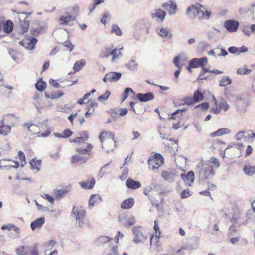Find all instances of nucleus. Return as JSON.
<instances>
[{
    "mask_svg": "<svg viewBox=\"0 0 255 255\" xmlns=\"http://www.w3.org/2000/svg\"><path fill=\"white\" fill-rule=\"evenodd\" d=\"M110 94H111L109 90H107L104 94L101 95V96H100L98 97V100L99 101H101V102L106 101L108 99V98L110 96Z\"/></svg>",
    "mask_w": 255,
    "mask_h": 255,
    "instance_id": "obj_57",
    "label": "nucleus"
},
{
    "mask_svg": "<svg viewBox=\"0 0 255 255\" xmlns=\"http://www.w3.org/2000/svg\"><path fill=\"white\" fill-rule=\"evenodd\" d=\"M70 191V188L68 186L62 187L59 189H55L53 191V195L57 199H61Z\"/></svg>",
    "mask_w": 255,
    "mask_h": 255,
    "instance_id": "obj_20",
    "label": "nucleus"
},
{
    "mask_svg": "<svg viewBox=\"0 0 255 255\" xmlns=\"http://www.w3.org/2000/svg\"><path fill=\"white\" fill-rule=\"evenodd\" d=\"M129 93H132L133 94H135V93L132 89H131V88H126L125 89V90L122 95V101H124L128 98V95Z\"/></svg>",
    "mask_w": 255,
    "mask_h": 255,
    "instance_id": "obj_55",
    "label": "nucleus"
},
{
    "mask_svg": "<svg viewBox=\"0 0 255 255\" xmlns=\"http://www.w3.org/2000/svg\"><path fill=\"white\" fill-rule=\"evenodd\" d=\"M79 184L84 189H91L94 187L95 184V180L93 178L90 180L81 182Z\"/></svg>",
    "mask_w": 255,
    "mask_h": 255,
    "instance_id": "obj_36",
    "label": "nucleus"
},
{
    "mask_svg": "<svg viewBox=\"0 0 255 255\" xmlns=\"http://www.w3.org/2000/svg\"><path fill=\"white\" fill-rule=\"evenodd\" d=\"M248 51V49L247 47L243 46L241 47L238 48L236 47H230L228 48V51L234 54L239 55L241 53H245Z\"/></svg>",
    "mask_w": 255,
    "mask_h": 255,
    "instance_id": "obj_27",
    "label": "nucleus"
},
{
    "mask_svg": "<svg viewBox=\"0 0 255 255\" xmlns=\"http://www.w3.org/2000/svg\"><path fill=\"white\" fill-rule=\"evenodd\" d=\"M45 222V219L43 217H40L34 221L32 222L30 224L31 228L32 230H34L36 229L40 228L44 224Z\"/></svg>",
    "mask_w": 255,
    "mask_h": 255,
    "instance_id": "obj_31",
    "label": "nucleus"
},
{
    "mask_svg": "<svg viewBox=\"0 0 255 255\" xmlns=\"http://www.w3.org/2000/svg\"><path fill=\"white\" fill-rule=\"evenodd\" d=\"M195 171L198 174L201 180H204L207 179L210 175L214 174V172L210 162L201 161L197 165Z\"/></svg>",
    "mask_w": 255,
    "mask_h": 255,
    "instance_id": "obj_4",
    "label": "nucleus"
},
{
    "mask_svg": "<svg viewBox=\"0 0 255 255\" xmlns=\"http://www.w3.org/2000/svg\"><path fill=\"white\" fill-rule=\"evenodd\" d=\"M13 24L11 21L8 20L3 25V30L6 33H10L13 30Z\"/></svg>",
    "mask_w": 255,
    "mask_h": 255,
    "instance_id": "obj_48",
    "label": "nucleus"
},
{
    "mask_svg": "<svg viewBox=\"0 0 255 255\" xmlns=\"http://www.w3.org/2000/svg\"><path fill=\"white\" fill-rule=\"evenodd\" d=\"M56 243L57 242L55 240H50L43 244V247L44 253L47 254L49 251H51Z\"/></svg>",
    "mask_w": 255,
    "mask_h": 255,
    "instance_id": "obj_37",
    "label": "nucleus"
},
{
    "mask_svg": "<svg viewBox=\"0 0 255 255\" xmlns=\"http://www.w3.org/2000/svg\"><path fill=\"white\" fill-rule=\"evenodd\" d=\"M156 32L159 36L163 38L171 39L173 36L171 30L168 27H159L157 28Z\"/></svg>",
    "mask_w": 255,
    "mask_h": 255,
    "instance_id": "obj_19",
    "label": "nucleus"
},
{
    "mask_svg": "<svg viewBox=\"0 0 255 255\" xmlns=\"http://www.w3.org/2000/svg\"><path fill=\"white\" fill-rule=\"evenodd\" d=\"M153 228L156 233L155 236L157 238H159L161 234V232L159 229L158 222L157 221H154V226Z\"/></svg>",
    "mask_w": 255,
    "mask_h": 255,
    "instance_id": "obj_59",
    "label": "nucleus"
},
{
    "mask_svg": "<svg viewBox=\"0 0 255 255\" xmlns=\"http://www.w3.org/2000/svg\"><path fill=\"white\" fill-rule=\"evenodd\" d=\"M102 201V197L98 194H94L90 196L89 200L88 207L92 208L98 203Z\"/></svg>",
    "mask_w": 255,
    "mask_h": 255,
    "instance_id": "obj_22",
    "label": "nucleus"
},
{
    "mask_svg": "<svg viewBox=\"0 0 255 255\" xmlns=\"http://www.w3.org/2000/svg\"><path fill=\"white\" fill-rule=\"evenodd\" d=\"M106 255H119L118 247L114 246L111 248L110 251Z\"/></svg>",
    "mask_w": 255,
    "mask_h": 255,
    "instance_id": "obj_64",
    "label": "nucleus"
},
{
    "mask_svg": "<svg viewBox=\"0 0 255 255\" xmlns=\"http://www.w3.org/2000/svg\"><path fill=\"white\" fill-rule=\"evenodd\" d=\"M199 3L192 4L187 8L185 14L190 20L195 19L198 16Z\"/></svg>",
    "mask_w": 255,
    "mask_h": 255,
    "instance_id": "obj_9",
    "label": "nucleus"
},
{
    "mask_svg": "<svg viewBox=\"0 0 255 255\" xmlns=\"http://www.w3.org/2000/svg\"><path fill=\"white\" fill-rule=\"evenodd\" d=\"M109 164H107L104 166H103L100 169L99 172V176L101 178H103L105 175L107 174L106 170L108 169V166Z\"/></svg>",
    "mask_w": 255,
    "mask_h": 255,
    "instance_id": "obj_61",
    "label": "nucleus"
},
{
    "mask_svg": "<svg viewBox=\"0 0 255 255\" xmlns=\"http://www.w3.org/2000/svg\"><path fill=\"white\" fill-rule=\"evenodd\" d=\"M147 162L149 169L156 171L163 164L164 158L160 154L156 153L149 158Z\"/></svg>",
    "mask_w": 255,
    "mask_h": 255,
    "instance_id": "obj_6",
    "label": "nucleus"
},
{
    "mask_svg": "<svg viewBox=\"0 0 255 255\" xmlns=\"http://www.w3.org/2000/svg\"><path fill=\"white\" fill-rule=\"evenodd\" d=\"M193 97L195 102H200L204 98L203 94L198 90L194 92Z\"/></svg>",
    "mask_w": 255,
    "mask_h": 255,
    "instance_id": "obj_50",
    "label": "nucleus"
},
{
    "mask_svg": "<svg viewBox=\"0 0 255 255\" xmlns=\"http://www.w3.org/2000/svg\"><path fill=\"white\" fill-rule=\"evenodd\" d=\"M133 242L136 244H144L148 239L147 233L143 230L141 226H133L132 228Z\"/></svg>",
    "mask_w": 255,
    "mask_h": 255,
    "instance_id": "obj_5",
    "label": "nucleus"
},
{
    "mask_svg": "<svg viewBox=\"0 0 255 255\" xmlns=\"http://www.w3.org/2000/svg\"><path fill=\"white\" fill-rule=\"evenodd\" d=\"M86 213L85 210L81 206H74L72 208L71 216L80 227L89 225V220L86 217Z\"/></svg>",
    "mask_w": 255,
    "mask_h": 255,
    "instance_id": "obj_2",
    "label": "nucleus"
},
{
    "mask_svg": "<svg viewBox=\"0 0 255 255\" xmlns=\"http://www.w3.org/2000/svg\"><path fill=\"white\" fill-rule=\"evenodd\" d=\"M122 76L120 72H111L107 73L103 79L104 82H115L118 81Z\"/></svg>",
    "mask_w": 255,
    "mask_h": 255,
    "instance_id": "obj_14",
    "label": "nucleus"
},
{
    "mask_svg": "<svg viewBox=\"0 0 255 255\" xmlns=\"http://www.w3.org/2000/svg\"><path fill=\"white\" fill-rule=\"evenodd\" d=\"M159 187V186H158V185H154V189H152V187H147L144 189L143 193L145 195H146V196H148L149 198V196H152L150 195V193L151 191H152V190H153L155 192H158V194H159V195H162L163 194H164L165 191L162 189L159 190V189L158 188Z\"/></svg>",
    "mask_w": 255,
    "mask_h": 255,
    "instance_id": "obj_33",
    "label": "nucleus"
},
{
    "mask_svg": "<svg viewBox=\"0 0 255 255\" xmlns=\"http://www.w3.org/2000/svg\"><path fill=\"white\" fill-rule=\"evenodd\" d=\"M219 136L226 135V134H229L231 133V130L228 128H221L219 130H218Z\"/></svg>",
    "mask_w": 255,
    "mask_h": 255,
    "instance_id": "obj_60",
    "label": "nucleus"
},
{
    "mask_svg": "<svg viewBox=\"0 0 255 255\" xmlns=\"http://www.w3.org/2000/svg\"><path fill=\"white\" fill-rule=\"evenodd\" d=\"M87 161V159L79 155H74L72 156L71 163L75 164H82Z\"/></svg>",
    "mask_w": 255,
    "mask_h": 255,
    "instance_id": "obj_30",
    "label": "nucleus"
},
{
    "mask_svg": "<svg viewBox=\"0 0 255 255\" xmlns=\"http://www.w3.org/2000/svg\"><path fill=\"white\" fill-rule=\"evenodd\" d=\"M11 131V126L5 124L3 121L0 122V136L5 137Z\"/></svg>",
    "mask_w": 255,
    "mask_h": 255,
    "instance_id": "obj_23",
    "label": "nucleus"
},
{
    "mask_svg": "<svg viewBox=\"0 0 255 255\" xmlns=\"http://www.w3.org/2000/svg\"><path fill=\"white\" fill-rule=\"evenodd\" d=\"M63 95L64 93L62 91H59L58 92H52L51 93H48L46 92H45V97L51 99H56L59 98L63 96Z\"/></svg>",
    "mask_w": 255,
    "mask_h": 255,
    "instance_id": "obj_39",
    "label": "nucleus"
},
{
    "mask_svg": "<svg viewBox=\"0 0 255 255\" xmlns=\"http://www.w3.org/2000/svg\"><path fill=\"white\" fill-rule=\"evenodd\" d=\"M136 98L141 102H146L150 100H152L154 98V95L151 92L145 94L138 93L136 95Z\"/></svg>",
    "mask_w": 255,
    "mask_h": 255,
    "instance_id": "obj_24",
    "label": "nucleus"
},
{
    "mask_svg": "<svg viewBox=\"0 0 255 255\" xmlns=\"http://www.w3.org/2000/svg\"><path fill=\"white\" fill-rule=\"evenodd\" d=\"M81 136L77 137L75 139L73 140H70V142L71 143H80V142H84L85 141H87L88 139V136L87 132L86 131L83 132L81 134Z\"/></svg>",
    "mask_w": 255,
    "mask_h": 255,
    "instance_id": "obj_38",
    "label": "nucleus"
},
{
    "mask_svg": "<svg viewBox=\"0 0 255 255\" xmlns=\"http://www.w3.org/2000/svg\"><path fill=\"white\" fill-rule=\"evenodd\" d=\"M223 211L232 224L229 229V235L231 236L233 232L237 231V228L244 223L242 210L236 203L232 202L225 205L223 208Z\"/></svg>",
    "mask_w": 255,
    "mask_h": 255,
    "instance_id": "obj_1",
    "label": "nucleus"
},
{
    "mask_svg": "<svg viewBox=\"0 0 255 255\" xmlns=\"http://www.w3.org/2000/svg\"><path fill=\"white\" fill-rule=\"evenodd\" d=\"M118 219L121 224L128 229L136 223V219L131 214L119 216Z\"/></svg>",
    "mask_w": 255,
    "mask_h": 255,
    "instance_id": "obj_8",
    "label": "nucleus"
},
{
    "mask_svg": "<svg viewBox=\"0 0 255 255\" xmlns=\"http://www.w3.org/2000/svg\"><path fill=\"white\" fill-rule=\"evenodd\" d=\"M134 203L133 198H130L123 201L121 204V207L125 209H130L134 205Z\"/></svg>",
    "mask_w": 255,
    "mask_h": 255,
    "instance_id": "obj_35",
    "label": "nucleus"
},
{
    "mask_svg": "<svg viewBox=\"0 0 255 255\" xmlns=\"http://www.w3.org/2000/svg\"><path fill=\"white\" fill-rule=\"evenodd\" d=\"M183 101L184 102L185 104H186L188 105H193L195 102L194 101V99L193 97L188 96L185 97Z\"/></svg>",
    "mask_w": 255,
    "mask_h": 255,
    "instance_id": "obj_58",
    "label": "nucleus"
},
{
    "mask_svg": "<svg viewBox=\"0 0 255 255\" xmlns=\"http://www.w3.org/2000/svg\"><path fill=\"white\" fill-rule=\"evenodd\" d=\"M0 121H3L6 125H9L12 128L17 124V117L13 114H7L3 116Z\"/></svg>",
    "mask_w": 255,
    "mask_h": 255,
    "instance_id": "obj_16",
    "label": "nucleus"
},
{
    "mask_svg": "<svg viewBox=\"0 0 255 255\" xmlns=\"http://www.w3.org/2000/svg\"><path fill=\"white\" fill-rule=\"evenodd\" d=\"M31 13L28 12H21L19 13V19L20 21V26L22 29V31L23 32L26 31L29 26V22L28 19H27V15L31 14Z\"/></svg>",
    "mask_w": 255,
    "mask_h": 255,
    "instance_id": "obj_12",
    "label": "nucleus"
},
{
    "mask_svg": "<svg viewBox=\"0 0 255 255\" xmlns=\"http://www.w3.org/2000/svg\"><path fill=\"white\" fill-rule=\"evenodd\" d=\"M190 61V65L194 68L205 67L208 62V58L206 57L193 58Z\"/></svg>",
    "mask_w": 255,
    "mask_h": 255,
    "instance_id": "obj_15",
    "label": "nucleus"
},
{
    "mask_svg": "<svg viewBox=\"0 0 255 255\" xmlns=\"http://www.w3.org/2000/svg\"><path fill=\"white\" fill-rule=\"evenodd\" d=\"M93 148V146L91 144H87L86 148H78L76 149V151L79 154H86L88 153Z\"/></svg>",
    "mask_w": 255,
    "mask_h": 255,
    "instance_id": "obj_47",
    "label": "nucleus"
},
{
    "mask_svg": "<svg viewBox=\"0 0 255 255\" xmlns=\"http://www.w3.org/2000/svg\"><path fill=\"white\" fill-rule=\"evenodd\" d=\"M86 64V61L84 59L77 61L74 63L73 69L75 71H79L83 66H85Z\"/></svg>",
    "mask_w": 255,
    "mask_h": 255,
    "instance_id": "obj_45",
    "label": "nucleus"
},
{
    "mask_svg": "<svg viewBox=\"0 0 255 255\" xmlns=\"http://www.w3.org/2000/svg\"><path fill=\"white\" fill-rule=\"evenodd\" d=\"M251 70L247 68V66L245 65L243 68H238L237 70V73L239 75H247L251 73Z\"/></svg>",
    "mask_w": 255,
    "mask_h": 255,
    "instance_id": "obj_51",
    "label": "nucleus"
},
{
    "mask_svg": "<svg viewBox=\"0 0 255 255\" xmlns=\"http://www.w3.org/2000/svg\"><path fill=\"white\" fill-rule=\"evenodd\" d=\"M112 33H114L115 34L118 36H121L122 34V32L120 29V28L118 26V25L116 24H113L112 26Z\"/></svg>",
    "mask_w": 255,
    "mask_h": 255,
    "instance_id": "obj_56",
    "label": "nucleus"
},
{
    "mask_svg": "<svg viewBox=\"0 0 255 255\" xmlns=\"http://www.w3.org/2000/svg\"><path fill=\"white\" fill-rule=\"evenodd\" d=\"M177 5L175 3L170 1V5L169 7L168 14L169 15H174L176 13Z\"/></svg>",
    "mask_w": 255,
    "mask_h": 255,
    "instance_id": "obj_54",
    "label": "nucleus"
},
{
    "mask_svg": "<svg viewBox=\"0 0 255 255\" xmlns=\"http://www.w3.org/2000/svg\"><path fill=\"white\" fill-rule=\"evenodd\" d=\"M198 17L200 20H208L211 16V13L207 10L205 7L199 4Z\"/></svg>",
    "mask_w": 255,
    "mask_h": 255,
    "instance_id": "obj_17",
    "label": "nucleus"
},
{
    "mask_svg": "<svg viewBox=\"0 0 255 255\" xmlns=\"http://www.w3.org/2000/svg\"><path fill=\"white\" fill-rule=\"evenodd\" d=\"M239 11L241 15H251L252 19L255 21V2L251 3V5L241 7Z\"/></svg>",
    "mask_w": 255,
    "mask_h": 255,
    "instance_id": "obj_10",
    "label": "nucleus"
},
{
    "mask_svg": "<svg viewBox=\"0 0 255 255\" xmlns=\"http://www.w3.org/2000/svg\"><path fill=\"white\" fill-rule=\"evenodd\" d=\"M99 138L102 143V148L106 151L109 152L113 151L115 145V135L111 132L103 131L99 136Z\"/></svg>",
    "mask_w": 255,
    "mask_h": 255,
    "instance_id": "obj_3",
    "label": "nucleus"
},
{
    "mask_svg": "<svg viewBox=\"0 0 255 255\" xmlns=\"http://www.w3.org/2000/svg\"><path fill=\"white\" fill-rule=\"evenodd\" d=\"M5 160H1L0 161V168L1 169H4V168H7V169H9L11 168H17L19 166V163L17 161H14L13 162L12 164H6L4 165H2V164H4L3 162L5 161Z\"/></svg>",
    "mask_w": 255,
    "mask_h": 255,
    "instance_id": "obj_44",
    "label": "nucleus"
},
{
    "mask_svg": "<svg viewBox=\"0 0 255 255\" xmlns=\"http://www.w3.org/2000/svg\"><path fill=\"white\" fill-rule=\"evenodd\" d=\"M161 176L164 180L169 182H173L175 181L177 175L174 172L163 171L161 173Z\"/></svg>",
    "mask_w": 255,
    "mask_h": 255,
    "instance_id": "obj_25",
    "label": "nucleus"
},
{
    "mask_svg": "<svg viewBox=\"0 0 255 255\" xmlns=\"http://www.w3.org/2000/svg\"><path fill=\"white\" fill-rule=\"evenodd\" d=\"M71 18L72 15L69 13L67 12L65 15H61L59 18V20L61 25H67Z\"/></svg>",
    "mask_w": 255,
    "mask_h": 255,
    "instance_id": "obj_41",
    "label": "nucleus"
},
{
    "mask_svg": "<svg viewBox=\"0 0 255 255\" xmlns=\"http://www.w3.org/2000/svg\"><path fill=\"white\" fill-rule=\"evenodd\" d=\"M37 42V39L34 37H29L19 42L27 50H33Z\"/></svg>",
    "mask_w": 255,
    "mask_h": 255,
    "instance_id": "obj_13",
    "label": "nucleus"
},
{
    "mask_svg": "<svg viewBox=\"0 0 255 255\" xmlns=\"http://www.w3.org/2000/svg\"><path fill=\"white\" fill-rule=\"evenodd\" d=\"M243 171L246 175L252 176L255 173V166L250 164L249 163L244 165Z\"/></svg>",
    "mask_w": 255,
    "mask_h": 255,
    "instance_id": "obj_28",
    "label": "nucleus"
},
{
    "mask_svg": "<svg viewBox=\"0 0 255 255\" xmlns=\"http://www.w3.org/2000/svg\"><path fill=\"white\" fill-rule=\"evenodd\" d=\"M41 164V160H36L34 159L30 162L31 168L33 170H36L37 171H39L40 170Z\"/></svg>",
    "mask_w": 255,
    "mask_h": 255,
    "instance_id": "obj_40",
    "label": "nucleus"
},
{
    "mask_svg": "<svg viewBox=\"0 0 255 255\" xmlns=\"http://www.w3.org/2000/svg\"><path fill=\"white\" fill-rule=\"evenodd\" d=\"M232 83L231 79L228 77L224 76L219 80V86L221 87L225 86L230 85Z\"/></svg>",
    "mask_w": 255,
    "mask_h": 255,
    "instance_id": "obj_46",
    "label": "nucleus"
},
{
    "mask_svg": "<svg viewBox=\"0 0 255 255\" xmlns=\"http://www.w3.org/2000/svg\"><path fill=\"white\" fill-rule=\"evenodd\" d=\"M166 12L161 9H155L150 13V16L152 19L157 23L162 22L165 17Z\"/></svg>",
    "mask_w": 255,
    "mask_h": 255,
    "instance_id": "obj_11",
    "label": "nucleus"
},
{
    "mask_svg": "<svg viewBox=\"0 0 255 255\" xmlns=\"http://www.w3.org/2000/svg\"><path fill=\"white\" fill-rule=\"evenodd\" d=\"M46 26L45 22H39L37 27L31 30V34L34 36H37L44 30Z\"/></svg>",
    "mask_w": 255,
    "mask_h": 255,
    "instance_id": "obj_34",
    "label": "nucleus"
},
{
    "mask_svg": "<svg viewBox=\"0 0 255 255\" xmlns=\"http://www.w3.org/2000/svg\"><path fill=\"white\" fill-rule=\"evenodd\" d=\"M123 47L120 48H113L112 50L113 54H112V58L111 60L112 62H115L117 59H119L122 56L123 54L121 53V51L123 50Z\"/></svg>",
    "mask_w": 255,
    "mask_h": 255,
    "instance_id": "obj_32",
    "label": "nucleus"
},
{
    "mask_svg": "<svg viewBox=\"0 0 255 255\" xmlns=\"http://www.w3.org/2000/svg\"><path fill=\"white\" fill-rule=\"evenodd\" d=\"M149 200H150L153 206L158 208L159 207L160 204L163 202L164 198L163 197H161L160 198L159 200H156L154 197L149 196Z\"/></svg>",
    "mask_w": 255,
    "mask_h": 255,
    "instance_id": "obj_49",
    "label": "nucleus"
},
{
    "mask_svg": "<svg viewBox=\"0 0 255 255\" xmlns=\"http://www.w3.org/2000/svg\"><path fill=\"white\" fill-rule=\"evenodd\" d=\"M190 196L191 194L188 189L183 190L180 194V197L182 199L186 198Z\"/></svg>",
    "mask_w": 255,
    "mask_h": 255,
    "instance_id": "obj_63",
    "label": "nucleus"
},
{
    "mask_svg": "<svg viewBox=\"0 0 255 255\" xmlns=\"http://www.w3.org/2000/svg\"><path fill=\"white\" fill-rule=\"evenodd\" d=\"M111 240L107 236H101L98 237L96 240V244L98 246L103 245L109 242Z\"/></svg>",
    "mask_w": 255,
    "mask_h": 255,
    "instance_id": "obj_43",
    "label": "nucleus"
},
{
    "mask_svg": "<svg viewBox=\"0 0 255 255\" xmlns=\"http://www.w3.org/2000/svg\"><path fill=\"white\" fill-rule=\"evenodd\" d=\"M224 26L230 32H236L239 28V22L234 20H228L225 22Z\"/></svg>",
    "mask_w": 255,
    "mask_h": 255,
    "instance_id": "obj_18",
    "label": "nucleus"
},
{
    "mask_svg": "<svg viewBox=\"0 0 255 255\" xmlns=\"http://www.w3.org/2000/svg\"><path fill=\"white\" fill-rule=\"evenodd\" d=\"M46 83L41 80H39L35 84V87L36 89L39 91H42L46 87Z\"/></svg>",
    "mask_w": 255,
    "mask_h": 255,
    "instance_id": "obj_53",
    "label": "nucleus"
},
{
    "mask_svg": "<svg viewBox=\"0 0 255 255\" xmlns=\"http://www.w3.org/2000/svg\"><path fill=\"white\" fill-rule=\"evenodd\" d=\"M16 255H38V251L34 247L28 245L18 246L15 250Z\"/></svg>",
    "mask_w": 255,
    "mask_h": 255,
    "instance_id": "obj_7",
    "label": "nucleus"
},
{
    "mask_svg": "<svg viewBox=\"0 0 255 255\" xmlns=\"http://www.w3.org/2000/svg\"><path fill=\"white\" fill-rule=\"evenodd\" d=\"M113 49V45L105 46L101 51L100 57L101 58H108L110 56H112V50Z\"/></svg>",
    "mask_w": 255,
    "mask_h": 255,
    "instance_id": "obj_26",
    "label": "nucleus"
},
{
    "mask_svg": "<svg viewBox=\"0 0 255 255\" xmlns=\"http://www.w3.org/2000/svg\"><path fill=\"white\" fill-rule=\"evenodd\" d=\"M180 177L188 186H191L194 180V173L192 171H189L186 174L182 173Z\"/></svg>",
    "mask_w": 255,
    "mask_h": 255,
    "instance_id": "obj_21",
    "label": "nucleus"
},
{
    "mask_svg": "<svg viewBox=\"0 0 255 255\" xmlns=\"http://www.w3.org/2000/svg\"><path fill=\"white\" fill-rule=\"evenodd\" d=\"M218 106L220 108V110H223L224 111H227L229 108V105L224 99H222L221 101L218 103Z\"/></svg>",
    "mask_w": 255,
    "mask_h": 255,
    "instance_id": "obj_52",
    "label": "nucleus"
},
{
    "mask_svg": "<svg viewBox=\"0 0 255 255\" xmlns=\"http://www.w3.org/2000/svg\"><path fill=\"white\" fill-rule=\"evenodd\" d=\"M127 187L132 189H138L141 187L140 182L135 181L132 179H128L126 182Z\"/></svg>",
    "mask_w": 255,
    "mask_h": 255,
    "instance_id": "obj_29",
    "label": "nucleus"
},
{
    "mask_svg": "<svg viewBox=\"0 0 255 255\" xmlns=\"http://www.w3.org/2000/svg\"><path fill=\"white\" fill-rule=\"evenodd\" d=\"M18 156L21 161V166H23L26 163L25 156L24 153L22 151H19Z\"/></svg>",
    "mask_w": 255,
    "mask_h": 255,
    "instance_id": "obj_62",
    "label": "nucleus"
},
{
    "mask_svg": "<svg viewBox=\"0 0 255 255\" xmlns=\"http://www.w3.org/2000/svg\"><path fill=\"white\" fill-rule=\"evenodd\" d=\"M125 66L127 68L131 71H135L137 69L138 64L136 63L135 59H132L128 63H126Z\"/></svg>",
    "mask_w": 255,
    "mask_h": 255,
    "instance_id": "obj_42",
    "label": "nucleus"
}]
</instances>
